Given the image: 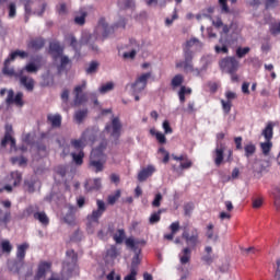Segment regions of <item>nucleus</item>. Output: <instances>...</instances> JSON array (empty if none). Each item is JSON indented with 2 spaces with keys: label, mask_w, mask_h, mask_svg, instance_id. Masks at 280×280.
<instances>
[{
  "label": "nucleus",
  "mask_w": 280,
  "mask_h": 280,
  "mask_svg": "<svg viewBox=\"0 0 280 280\" xmlns=\"http://www.w3.org/2000/svg\"><path fill=\"white\" fill-rule=\"evenodd\" d=\"M126 28V19H120L117 23H115L112 26H108V23H106V20L104 18L100 19L98 24L94 31V34L90 36L88 40L82 37L80 42L75 39V36L70 35L68 40L70 43V47L79 54L80 49H82V45H88L89 49H92V51H98L97 46L93 45L92 40H104L110 36V34H114L116 30Z\"/></svg>",
  "instance_id": "obj_1"
},
{
  "label": "nucleus",
  "mask_w": 280,
  "mask_h": 280,
  "mask_svg": "<svg viewBox=\"0 0 280 280\" xmlns=\"http://www.w3.org/2000/svg\"><path fill=\"white\" fill-rule=\"evenodd\" d=\"M106 142H102L97 148L93 149L90 155V167L96 173L104 170V164L106 163Z\"/></svg>",
  "instance_id": "obj_2"
},
{
  "label": "nucleus",
  "mask_w": 280,
  "mask_h": 280,
  "mask_svg": "<svg viewBox=\"0 0 280 280\" xmlns=\"http://www.w3.org/2000/svg\"><path fill=\"white\" fill-rule=\"evenodd\" d=\"M66 261L62 266L61 275L62 277H73V275H78L79 267H78V254L75 250L70 249L66 252Z\"/></svg>",
  "instance_id": "obj_3"
},
{
  "label": "nucleus",
  "mask_w": 280,
  "mask_h": 280,
  "mask_svg": "<svg viewBox=\"0 0 280 280\" xmlns=\"http://www.w3.org/2000/svg\"><path fill=\"white\" fill-rule=\"evenodd\" d=\"M126 247L133 250L135 256L131 261V268H137L139 264H141V258H139V255H141V248H139V245L145 246V241L141 240H135L133 237H128L125 241Z\"/></svg>",
  "instance_id": "obj_4"
},
{
  "label": "nucleus",
  "mask_w": 280,
  "mask_h": 280,
  "mask_svg": "<svg viewBox=\"0 0 280 280\" xmlns=\"http://www.w3.org/2000/svg\"><path fill=\"white\" fill-rule=\"evenodd\" d=\"M182 237L185 240L188 246H198L200 244V232L196 228H191L189 225H184Z\"/></svg>",
  "instance_id": "obj_5"
},
{
  "label": "nucleus",
  "mask_w": 280,
  "mask_h": 280,
  "mask_svg": "<svg viewBox=\"0 0 280 280\" xmlns=\"http://www.w3.org/2000/svg\"><path fill=\"white\" fill-rule=\"evenodd\" d=\"M96 210H93L91 214L88 215V231L90 233H93V230H91V224H100V218L104 215L106 212V203L104 200H96Z\"/></svg>",
  "instance_id": "obj_6"
},
{
  "label": "nucleus",
  "mask_w": 280,
  "mask_h": 280,
  "mask_svg": "<svg viewBox=\"0 0 280 280\" xmlns=\"http://www.w3.org/2000/svg\"><path fill=\"white\" fill-rule=\"evenodd\" d=\"M152 78V72H147L140 74L133 83H131L130 88L132 90V93H142V91H145V86H148V80Z\"/></svg>",
  "instance_id": "obj_7"
},
{
  "label": "nucleus",
  "mask_w": 280,
  "mask_h": 280,
  "mask_svg": "<svg viewBox=\"0 0 280 280\" xmlns=\"http://www.w3.org/2000/svg\"><path fill=\"white\" fill-rule=\"evenodd\" d=\"M40 67H43V56L37 55L33 58V61L26 63L24 68L18 71H22V75H25V71L26 73H38Z\"/></svg>",
  "instance_id": "obj_8"
},
{
  "label": "nucleus",
  "mask_w": 280,
  "mask_h": 280,
  "mask_svg": "<svg viewBox=\"0 0 280 280\" xmlns=\"http://www.w3.org/2000/svg\"><path fill=\"white\" fill-rule=\"evenodd\" d=\"M176 69H184L185 73H189L194 67V51L186 50L184 60L176 61Z\"/></svg>",
  "instance_id": "obj_9"
},
{
  "label": "nucleus",
  "mask_w": 280,
  "mask_h": 280,
  "mask_svg": "<svg viewBox=\"0 0 280 280\" xmlns=\"http://www.w3.org/2000/svg\"><path fill=\"white\" fill-rule=\"evenodd\" d=\"M85 89V80H83L81 84L74 88V106H81V104H85V102H89V95L86 93H83Z\"/></svg>",
  "instance_id": "obj_10"
},
{
  "label": "nucleus",
  "mask_w": 280,
  "mask_h": 280,
  "mask_svg": "<svg viewBox=\"0 0 280 280\" xmlns=\"http://www.w3.org/2000/svg\"><path fill=\"white\" fill-rule=\"evenodd\" d=\"M105 132L110 133L113 139L121 137V120H119V117H114L112 122L105 126Z\"/></svg>",
  "instance_id": "obj_11"
},
{
  "label": "nucleus",
  "mask_w": 280,
  "mask_h": 280,
  "mask_svg": "<svg viewBox=\"0 0 280 280\" xmlns=\"http://www.w3.org/2000/svg\"><path fill=\"white\" fill-rule=\"evenodd\" d=\"M220 67L225 73H235L240 69V61L235 57H226L220 61Z\"/></svg>",
  "instance_id": "obj_12"
},
{
  "label": "nucleus",
  "mask_w": 280,
  "mask_h": 280,
  "mask_svg": "<svg viewBox=\"0 0 280 280\" xmlns=\"http://www.w3.org/2000/svg\"><path fill=\"white\" fill-rule=\"evenodd\" d=\"M5 104L8 106L14 104L18 108H23V106H25V101H23V92H18L14 95V90H9L8 96L5 98Z\"/></svg>",
  "instance_id": "obj_13"
},
{
  "label": "nucleus",
  "mask_w": 280,
  "mask_h": 280,
  "mask_svg": "<svg viewBox=\"0 0 280 280\" xmlns=\"http://www.w3.org/2000/svg\"><path fill=\"white\" fill-rule=\"evenodd\" d=\"M226 150V144L222 142H217L215 149L212 151V159L214 161V165L220 167L222 163H224V152Z\"/></svg>",
  "instance_id": "obj_14"
},
{
  "label": "nucleus",
  "mask_w": 280,
  "mask_h": 280,
  "mask_svg": "<svg viewBox=\"0 0 280 280\" xmlns=\"http://www.w3.org/2000/svg\"><path fill=\"white\" fill-rule=\"evenodd\" d=\"M18 79L20 80L21 86H24L26 91H34L36 82L34 78L23 74V71H18Z\"/></svg>",
  "instance_id": "obj_15"
},
{
  "label": "nucleus",
  "mask_w": 280,
  "mask_h": 280,
  "mask_svg": "<svg viewBox=\"0 0 280 280\" xmlns=\"http://www.w3.org/2000/svg\"><path fill=\"white\" fill-rule=\"evenodd\" d=\"M89 137V130L84 131L80 139L71 140V145L77 152H84V148H86V139Z\"/></svg>",
  "instance_id": "obj_16"
},
{
  "label": "nucleus",
  "mask_w": 280,
  "mask_h": 280,
  "mask_svg": "<svg viewBox=\"0 0 280 280\" xmlns=\"http://www.w3.org/2000/svg\"><path fill=\"white\" fill-rule=\"evenodd\" d=\"M8 143L11 144V150H16V140L12 137V126H7V131L1 141V147L5 148Z\"/></svg>",
  "instance_id": "obj_17"
},
{
  "label": "nucleus",
  "mask_w": 280,
  "mask_h": 280,
  "mask_svg": "<svg viewBox=\"0 0 280 280\" xmlns=\"http://www.w3.org/2000/svg\"><path fill=\"white\" fill-rule=\"evenodd\" d=\"M154 172H156L154 165H148L147 167L142 168L138 174L139 183H144V180H148V178H150Z\"/></svg>",
  "instance_id": "obj_18"
},
{
  "label": "nucleus",
  "mask_w": 280,
  "mask_h": 280,
  "mask_svg": "<svg viewBox=\"0 0 280 280\" xmlns=\"http://www.w3.org/2000/svg\"><path fill=\"white\" fill-rule=\"evenodd\" d=\"M50 54L57 60L62 56V52L65 51V48L58 43V42H51L49 45Z\"/></svg>",
  "instance_id": "obj_19"
},
{
  "label": "nucleus",
  "mask_w": 280,
  "mask_h": 280,
  "mask_svg": "<svg viewBox=\"0 0 280 280\" xmlns=\"http://www.w3.org/2000/svg\"><path fill=\"white\" fill-rule=\"evenodd\" d=\"M261 135L265 138V141H272L275 135V122H267L266 127L262 129Z\"/></svg>",
  "instance_id": "obj_20"
},
{
  "label": "nucleus",
  "mask_w": 280,
  "mask_h": 280,
  "mask_svg": "<svg viewBox=\"0 0 280 280\" xmlns=\"http://www.w3.org/2000/svg\"><path fill=\"white\" fill-rule=\"evenodd\" d=\"M45 47V39L43 38H35L27 43V49L32 51H40Z\"/></svg>",
  "instance_id": "obj_21"
},
{
  "label": "nucleus",
  "mask_w": 280,
  "mask_h": 280,
  "mask_svg": "<svg viewBox=\"0 0 280 280\" xmlns=\"http://www.w3.org/2000/svg\"><path fill=\"white\" fill-rule=\"evenodd\" d=\"M130 43L132 45L131 50L122 54V58H125L126 60H135L137 51H139V44L137 43V40L131 39Z\"/></svg>",
  "instance_id": "obj_22"
},
{
  "label": "nucleus",
  "mask_w": 280,
  "mask_h": 280,
  "mask_svg": "<svg viewBox=\"0 0 280 280\" xmlns=\"http://www.w3.org/2000/svg\"><path fill=\"white\" fill-rule=\"evenodd\" d=\"M47 120L51 128H60V126H62V116L60 114H49Z\"/></svg>",
  "instance_id": "obj_23"
},
{
  "label": "nucleus",
  "mask_w": 280,
  "mask_h": 280,
  "mask_svg": "<svg viewBox=\"0 0 280 280\" xmlns=\"http://www.w3.org/2000/svg\"><path fill=\"white\" fill-rule=\"evenodd\" d=\"M179 262L182 266H185L186 264H189L191 261V248L185 247L182 253L178 254Z\"/></svg>",
  "instance_id": "obj_24"
},
{
  "label": "nucleus",
  "mask_w": 280,
  "mask_h": 280,
  "mask_svg": "<svg viewBox=\"0 0 280 280\" xmlns=\"http://www.w3.org/2000/svg\"><path fill=\"white\" fill-rule=\"evenodd\" d=\"M10 62H12L11 59H9V57L4 60V66L2 69V72L4 75H9L10 78H18L19 77L16 74H19V71H14V68H10Z\"/></svg>",
  "instance_id": "obj_25"
},
{
  "label": "nucleus",
  "mask_w": 280,
  "mask_h": 280,
  "mask_svg": "<svg viewBox=\"0 0 280 280\" xmlns=\"http://www.w3.org/2000/svg\"><path fill=\"white\" fill-rule=\"evenodd\" d=\"M49 268H51V262H47V261L40 262L35 278L43 279V277L47 275V270H49Z\"/></svg>",
  "instance_id": "obj_26"
},
{
  "label": "nucleus",
  "mask_w": 280,
  "mask_h": 280,
  "mask_svg": "<svg viewBox=\"0 0 280 280\" xmlns=\"http://www.w3.org/2000/svg\"><path fill=\"white\" fill-rule=\"evenodd\" d=\"M213 229H214L213 223H209L207 225L206 237L208 240H210V242H218L219 235H218V233Z\"/></svg>",
  "instance_id": "obj_27"
},
{
  "label": "nucleus",
  "mask_w": 280,
  "mask_h": 280,
  "mask_svg": "<svg viewBox=\"0 0 280 280\" xmlns=\"http://www.w3.org/2000/svg\"><path fill=\"white\" fill-rule=\"evenodd\" d=\"M27 248H30V244L28 243H23L21 245H18L16 259H19V261H23V259H25V255L27 253Z\"/></svg>",
  "instance_id": "obj_28"
},
{
  "label": "nucleus",
  "mask_w": 280,
  "mask_h": 280,
  "mask_svg": "<svg viewBox=\"0 0 280 280\" xmlns=\"http://www.w3.org/2000/svg\"><path fill=\"white\" fill-rule=\"evenodd\" d=\"M102 187V179H90L85 183L86 191H93V189H100Z\"/></svg>",
  "instance_id": "obj_29"
},
{
  "label": "nucleus",
  "mask_w": 280,
  "mask_h": 280,
  "mask_svg": "<svg viewBox=\"0 0 280 280\" xmlns=\"http://www.w3.org/2000/svg\"><path fill=\"white\" fill-rule=\"evenodd\" d=\"M22 3H24V10H25V23L30 21V16H32V5H34V1L32 0H21Z\"/></svg>",
  "instance_id": "obj_30"
},
{
  "label": "nucleus",
  "mask_w": 280,
  "mask_h": 280,
  "mask_svg": "<svg viewBox=\"0 0 280 280\" xmlns=\"http://www.w3.org/2000/svg\"><path fill=\"white\" fill-rule=\"evenodd\" d=\"M33 218L35 220H38V222H40V224H43L44 226H47V224H49V217H47V213H45L44 211L35 212L33 214Z\"/></svg>",
  "instance_id": "obj_31"
},
{
  "label": "nucleus",
  "mask_w": 280,
  "mask_h": 280,
  "mask_svg": "<svg viewBox=\"0 0 280 280\" xmlns=\"http://www.w3.org/2000/svg\"><path fill=\"white\" fill-rule=\"evenodd\" d=\"M191 47H202V43H200L198 38H191L190 40H187L184 46V54L186 51H191Z\"/></svg>",
  "instance_id": "obj_32"
},
{
  "label": "nucleus",
  "mask_w": 280,
  "mask_h": 280,
  "mask_svg": "<svg viewBox=\"0 0 280 280\" xmlns=\"http://www.w3.org/2000/svg\"><path fill=\"white\" fill-rule=\"evenodd\" d=\"M244 152L246 159H250V156H253V154L257 152V147L255 145V143L248 142L247 144L244 145Z\"/></svg>",
  "instance_id": "obj_33"
},
{
  "label": "nucleus",
  "mask_w": 280,
  "mask_h": 280,
  "mask_svg": "<svg viewBox=\"0 0 280 280\" xmlns=\"http://www.w3.org/2000/svg\"><path fill=\"white\" fill-rule=\"evenodd\" d=\"M75 211H78V208H75V206H69V213L65 217V222H67V224H73V222H75V219L73 217Z\"/></svg>",
  "instance_id": "obj_34"
},
{
  "label": "nucleus",
  "mask_w": 280,
  "mask_h": 280,
  "mask_svg": "<svg viewBox=\"0 0 280 280\" xmlns=\"http://www.w3.org/2000/svg\"><path fill=\"white\" fill-rule=\"evenodd\" d=\"M71 156L75 165H82V163H84V151H78V153L72 152Z\"/></svg>",
  "instance_id": "obj_35"
},
{
  "label": "nucleus",
  "mask_w": 280,
  "mask_h": 280,
  "mask_svg": "<svg viewBox=\"0 0 280 280\" xmlns=\"http://www.w3.org/2000/svg\"><path fill=\"white\" fill-rule=\"evenodd\" d=\"M120 10H132L135 8V0H118Z\"/></svg>",
  "instance_id": "obj_36"
},
{
  "label": "nucleus",
  "mask_w": 280,
  "mask_h": 280,
  "mask_svg": "<svg viewBox=\"0 0 280 280\" xmlns=\"http://www.w3.org/2000/svg\"><path fill=\"white\" fill-rule=\"evenodd\" d=\"M30 56V54H27V51L25 50H14L13 52H11L8 57L9 60H16V57H20L22 59H25Z\"/></svg>",
  "instance_id": "obj_37"
},
{
  "label": "nucleus",
  "mask_w": 280,
  "mask_h": 280,
  "mask_svg": "<svg viewBox=\"0 0 280 280\" xmlns=\"http://www.w3.org/2000/svg\"><path fill=\"white\" fill-rule=\"evenodd\" d=\"M113 237L116 244H124V240H126V231L124 229H119Z\"/></svg>",
  "instance_id": "obj_38"
},
{
  "label": "nucleus",
  "mask_w": 280,
  "mask_h": 280,
  "mask_svg": "<svg viewBox=\"0 0 280 280\" xmlns=\"http://www.w3.org/2000/svg\"><path fill=\"white\" fill-rule=\"evenodd\" d=\"M86 115H89V109L77 110L74 114V120L77 121V124H82V121H84Z\"/></svg>",
  "instance_id": "obj_39"
},
{
  "label": "nucleus",
  "mask_w": 280,
  "mask_h": 280,
  "mask_svg": "<svg viewBox=\"0 0 280 280\" xmlns=\"http://www.w3.org/2000/svg\"><path fill=\"white\" fill-rule=\"evenodd\" d=\"M260 149L262 151V154L265 156H268L270 154V150H272V141L271 140H266V142L260 143Z\"/></svg>",
  "instance_id": "obj_40"
},
{
  "label": "nucleus",
  "mask_w": 280,
  "mask_h": 280,
  "mask_svg": "<svg viewBox=\"0 0 280 280\" xmlns=\"http://www.w3.org/2000/svg\"><path fill=\"white\" fill-rule=\"evenodd\" d=\"M11 179L13 187H16V185H21V180H23V175L19 173V171L11 173Z\"/></svg>",
  "instance_id": "obj_41"
},
{
  "label": "nucleus",
  "mask_w": 280,
  "mask_h": 280,
  "mask_svg": "<svg viewBox=\"0 0 280 280\" xmlns=\"http://www.w3.org/2000/svg\"><path fill=\"white\" fill-rule=\"evenodd\" d=\"M183 82H185V78L183 77V74H176L172 81L171 84L174 89L180 86V84H183Z\"/></svg>",
  "instance_id": "obj_42"
},
{
  "label": "nucleus",
  "mask_w": 280,
  "mask_h": 280,
  "mask_svg": "<svg viewBox=\"0 0 280 280\" xmlns=\"http://www.w3.org/2000/svg\"><path fill=\"white\" fill-rule=\"evenodd\" d=\"M98 67H100V62L92 61L90 62L89 67L85 69V73H88V75H92V73L97 72Z\"/></svg>",
  "instance_id": "obj_43"
},
{
  "label": "nucleus",
  "mask_w": 280,
  "mask_h": 280,
  "mask_svg": "<svg viewBox=\"0 0 280 280\" xmlns=\"http://www.w3.org/2000/svg\"><path fill=\"white\" fill-rule=\"evenodd\" d=\"M59 58L60 59V66L58 68L59 72H62L65 71V69H67V65H71V59H69V57L67 56H60Z\"/></svg>",
  "instance_id": "obj_44"
},
{
  "label": "nucleus",
  "mask_w": 280,
  "mask_h": 280,
  "mask_svg": "<svg viewBox=\"0 0 280 280\" xmlns=\"http://www.w3.org/2000/svg\"><path fill=\"white\" fill-rule=\"evenodd\" d=\"M161 213H163V210H159L158 212H153L149 218L150 224H158V222H161Z\"/></svg>",
  "instance_id": "obj_45"
},
{
  "label": "nucleus",
  "mask_w": 280,
  "mask_h": 280,
  "mask_svg": "<svg viewBox=\"0 0 280 280\" xmlns=\"http://www.w3.org/2000/svg\"><path fill=\"white\" fill-rule=\"evenodd\" d=\"M113 89H115V84L113 82H108L106 84H103L100 89H98V93H101L102 95L108 93L109 91H113Z\"/></svg>",
  "instance_id": "obj_46"
},
{
  "label": "nucleus",
  "mask_w": 280,
  "mask_h": 280,
  "mask_svg": "<svg viewBox=\"0 0 280 280\" xmlns=\"http://www.w3.org/2000/svg\"><path fill=\"white\" fill-rule=\"evenodd\" d=\"M272 196H273V202H275V207L276 209L279 211L280 210V189L279 188H275L272 191Z\"/></svg>",
  "instance_id": "obj_47"
},
{
  "label": "nucleus",
  "mask_w": 280,
  "mask_h": 280,
  "mask_svg": "<svg viewBox=\"0 0 280 280\" xmlns=\"http://www.w3.org/2000/svg\"><path fill=\"white\" fill-rule=\"evenodd\" d=\"M1 250L2 253H8V255L12 253V244L10 243V241L4 240L1 242Z\"/></svg>",
  "instance_id": "obj_48"
},
{
  "label": "nucleus",
  "mask_w": 280,
  "mask_h": 280,
  "mask_svg": "<svg viewBox=\"0 0 280 280\" xmlns=\"http://www.w3.org/2000/svg\"><path fill=\"white\" fill-rule=\"evenodd\" d=\"M118 255H119V249H117V246L112 245L107 249V257H110V259H116Z\"/></svg>",
  "instance_id": "obj_49"
},
{
  "label": "nucleus",
  "mask_w": 280,
  "mask_h": 280,
  "mask_svg": "<svg viewBox=\"0 0 280 280\" xmlns=\"http://www.w3.org/2000/svg\"><path fill=\"white\" fill-rule=\"evenodd\" d=\"M1 215H3V218H1ZM10 220H12V213H10V211H7L3 214V210L0 209V222H2V224L8 225V223L10 222Z\"/></svg>",
  "instance_id": "obj_50"
},
{
  "label": "nucleus",
  "mask_w": 280,
  "mask_h": 280,
  "mask_svg": "<svg viewBox=\"0 0 280 280\" xmlns=\"http://www.w3.org/2000/svg\"><path fill=\"white\" fill-rule=\"evenodd\" d=\"M221 105L223 108V113H225V115H229V113H231V108H233V103H231V101L221 100Z\"/></svg>",
  "instance_id": "obj_51"
},
{
  "label": "nucleus",
  "mask_w": 280,
  "mask_h": 280,
  "mask_svg": "<svg viewBox=\"0 0 280 280\" xmlns=\"http://www.w3.org/2000/svg\"><path fill=\"white\" fill-rule=\"evenodd\" d=\"M120 196H121L120 190H117L114 195H109L107 198L108 205H115L117 200H119Z\"/></svg>",
  "instance_id": "obj_52"
},
{
  "label": "nucleus",
  "mask_w": 280,
  "mask_h": 280,
  "mask_svg": "<svg viewBox=\"0 0 280 280\" xmlns=\"http://www.w3.org/2000/svg\"><path fill=\"white\" fill-rule=\"evenodd\" d=\"M219 43H221L222 46L217 45L214 47L215 54H229V47H226V45H224L222 39H220Z\"/></svg>",
  "instance_id": "obj_53"
},
{
  "label": "nucleus",
  "mask_w": 280,
  "mask_h": 280,
  "mask_svg": "<svg viewBox=\"0 0 280 280\" xmlns=\"http://www.w3.org/2000/svg\"><path fill=\"white\" fill-rule=\"evenodd\" d=\"M7 8L9 10V19H14L16 16V3L10 2Z\"/></svg>",
  "instance_id": "obj_54"
},
{
  "label": "nucleus",
  "mask_w": 280,
  "mask_h": 280,
  "mask_svg": "<svg viewBox=\"0 0 280 280\" xmlns=\"http://www.w3.org/2000/svg\"><path fill=\"white\" fill-rule=\"evenodd\" d=\"M228 1L229 0H219V5L221 8L222 14H229V12H231V9H229Z\"/></svg>",
  "instance_id": "obj_55"
},
{
  "label": "nucleus",
  "mask_w": 280,
  "mask_h": 280,
  "mask_svg": "<svg viewBox=\"0 0 280 280\" xmlns=\"http://www.w3.org/2000/svg\"><path fill=\"white\" fill-rule=\"evenodd\" d=\"M269 32L272 34V36H277V34H280V22L271 24L269 27Z\"/></svg>",
  "instance_id": "obj_56"
},
{
  "label": "nucleus",
  "mask_w": 280,
  "mask_h": 280,
  "mask_svg": "<svg viewBox=\"0 0 280 280\" xmlns=\"http://www.w3.org/2000/svg\"><path fill=\"white\" fill-rule=\"evenodd\" d=\"M249 51H250V47L237 48L236 56L237 58H244L246 54H248Z\"/></svg>",
  "instance_id": "obj_57"
},
{
  "label": "nucleus",
  "mask_w": 280,
  "mask_h": 280,
  "mask_svg": "<svg viewBox=\"0 0 280 280\" xmlns=\"http://www.w3.org/2000/svg\"><path fill=\"white\" fill-rule=\"evenodd\" d=\"M194 165V162L189 160V158H186L185 161L180 162L179 167L180 170H189Z\"/></svg>",
  "instance_id": "obj_58"
},
{
  "label": "nucleus",
  "mask_w": 280,
  "mask_h": 280,
  "mask_svg": "<svg viewBox=\"0 0 280 280\" xmlns=\"http://www.w3.org/2000/svg\"><path fill=\"white\" fill-rule=\"evenodd\" d=\"M185 113L191 115V113H196V103L194 101H189L187 104V108L184 109Z\"/></svg>",
  "instance_id": "obj_59"
},
{
  "label": "nucleus",
  "mask_w": 280,
  "mask_h": 280,
  "mask_svg": "<svg viewBox=\"0 0 280 280\" xmlns=\"http://www.w3.org/2000/svg\"><path fill=\"white\" fill-rule=\"evenodd\" d=\"M74 23L77 25H84V23H86V13H82L80 16H75Z\"/></svg>",
  "instance_id": "obj_60"
},
{
  "label": "nucleus",
  "mask_w": 280,
  "mask_h": 280,
  "mask_svg": "<svg viewBox=\"0 0 280 280\" xmlns=\"http://www.w3.org/2000/svg\"><path fill=\"white\" fill-rule=\"evenodd\" d=\"M163 200V195L158 192L152 201V207H161V201Z\"/></svg>",
  "instance_id": "obj_61"
},
{
  "label": "nucleus",
  "mask_w": 280,
  "mask_h": 280,
  "mask_svg": "<svg viewBox=\"0 0 280 280\" xmlns=\"http://www.w3.org/2000/svg\"><path fill=\"white\" fill-rule=\"evenodd\" d=\"M171 233L176 235L177 231H180V222L175 221L170 225Z\"/></svg>",
  "instance_id": "obj_62"
},
{
  "label": "nucleus",
  "mask_w": 280,
  "mask_h": 280,
  "mask_svg": "<svg viewBox=\"0 0 280 280\" xmlns=\"http://www.w3.org/2000/svg\"><path fill=\"white\" fill-rule=\"evenodd\" d=\"M124 280H137V268H131L130 273L127 275Z\"/></svg>",
  "instance_id": "obj_63"
},
{
  "label": "nucleus",
  "mask_w": 280,
  "mask_h": 280,
  "mask_svg": "<svg viewBox=\"0 0 280 280\" xmlns=\"http://www.w3.org/2000/svg\"><path fill=\"white\" fill-rule=\"evenodd\" d=\"M225 98H226V102L233 103V100L237 98V94L235 92L226 91Z\"/></svg>",
  "instance_id": "obj_64"
}]
</instances>
